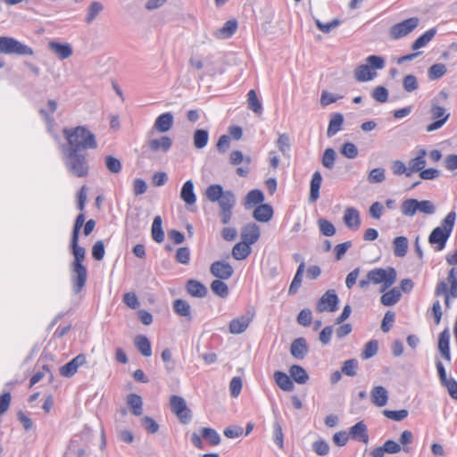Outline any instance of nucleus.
<instances>
[{"label": "nucleus", "instance_id": "43", "mask_svg": "<svg viewBox=\"0 0 457 457\" xmlns=\"http://www.w3.org/2000/svg\"><path fill=\"white\" fill-rule=\"evenodd\" d=\"M289 372L293 379L298 384H305L309 379L306 370L299 365H292L289 369Z\"/></svg>", "mask_w": 457, "mask_h": 457}, {"label": "nucleus", "instance_id": "59", "mask_svg": "<svg viewBox=\"0 0 457 457\" xmlns=\"http://www.w3.org/2000/svg\"><path fill=\"white\" fill-rule=\"evenodd\" d=\"M403 87L408 93H412L419 87L418 79L414 75L409 74L403 79Z\"/></svg>", "mask_w": 457, "mask_h": 457}, {"label": "nucleus", "instance_id": "54", "mask_svg": "<svg viewBox=\"0 0 457 457\" xmlns=\"http://www.w3.org/2000/svg\"><path fill=\"white\" fill-rule=\"evenodd\" d=\"M104 163L107 170L113 174H118L120 172L122 164L119 159L112 155H107L104 158Z\"/></svg>", "mask_w": 457, "mask_h": 457}, {"label": "nucleus", "instance_id": "47", "mask_svg": "<svg viewBox=\"0 0 457 457\" xmlns=\"http://www.w3.org/2000/svg\"><path fill=\"white\" fill-rule=\"evenodd\" d=\"M218 203L221 210H232L236 204V196L232 191L227 190Z\"/></svg>", "mask_w": 457, "mask_h": 457}, {"label": "nucleus", "instance_id": "58", "mask_svg": "<svg viewBox=\"0 0 457 457\" xmlns=\"http://www.w3.org/2000/svg\"><path fill=\"white\" fill-rule=\"evenodd\" d=\"M320 231L326 237H332L336 234L335 226L328 220L320 219L318 220Z\"/></svg>", "mask_w": 457, "mask_h": 457}, {"label": "nucleus", "instance_id": "37", "mask_svg": "<svg viewBox=\"0 0 457 457\" xmlns=\"http://www.w3.org/2000/svg\"><path fill=\"white\" fill-rule=\"evenodd\" d=\"M393 246H394V253L397 257H403L406 255L408 247H409V241L406 237L400 236L396 237L393 240Z\"/></svg>", "mask_w": 457, "mask_h": 457}, {"label": "nucleus", "instance_id": "16", "mask_svg": "<svg viewBox=\"0 0 457 457\" xmlns=\"http://www.w3.org/2000/svg\"><path fill=\"white\" fill-rule=\"evenodd\" d=\"M343 220L345 226L350 229L357 230L361 226L360 212L353 207L345 209Z\"/></svg>", "mask_w": 457, "mask_h": 457}, {"label": "nucleus", "instance_id": "6", "mask_svg": "<svg viewBox=\"0 0 457 457\" xmlns=\"http://www.w3.org/2000/svg\"><path fill=\"white\" fill-rule=\"evenodd\" d=\"M0 53L4 54L32 55L33 49L11 37H0Z\"/></svg>", "mask_w": 457, "mask_h": 457}, {"label": "nucleus", "instance_id": "14", "mask_svg": "<svg viewBox=\"0 0 457 457\" xmlns=\"http://www.w3.org/2000/svg\"><path fill=\"white\" fill-rule=\"evenodd\" d=\"M86 363V356L79 354L60 369L62 376L70 378L72 377L78 370L79 367Z\"/></svg>", "mask_w": 457, "mask_h": 457}, {"label": "nucleus", "instance_id": "2", "mask_svg": "<svg viewBox=\"0 0 457 457\" xmlns=\"http://www.w3.org/2000/svg\"><path fill=\"white\" fill-rule=\"evenodd\" d=\"M62 162L68 173L76 178H85L89 173L88 154L75 150H61Z\"/></svg>", "mask_w": 457, "mask_h": 457}, {"label": "nucleus", "instance_id": "11", "mask_svg": "<svg viewBox=\"0 0 457 457\" xmlns=\"http://www.w3.org/2000/svg\"><path fill=\"white\" fill-rule=\"evenodd\" d=\"M338 297L334 290H328L318 301L316 310L318 312H333L337 310Z\"/></svg>", "mask_w": 457, "mask_h": 457}, {"label": "nucleus", "instance_id": "35", "mask_svg": "<svg viewBox=\"0 0 457 457\" xmlns=\"http://www.w3.org/2000/svg\"><path fill=\"white\" fill-rule=\"evenodd\" d=\"M322 181L321 174L319 171H315L311 180L310 188V202H315L320 197V188Z\"/></svg>", "mask_w": 457, "mask_h": 457}, {"label": "nucleus", "instance_id": "61", "mask_svg": "<svg viewBox=\"0 0 457 457\" xmlns=\"http://www.w3.org/2000/svg\"><path fill=\"white\" fill-rule=\"evenodd\" d=\"M357 369L358 361L356 359H350L344 361L342 366V372L348 377H353L356 375Z\"/></svg>", "mask_w": 457, "mask_h": 457}, {"label": "nucleus", "instance_id": "18", "mask_svg": "<svg viewBox=\"0 0 457 457\" xmlns=\"http://www.w3.org/2000/svg\"><path fill=\"white\" fill-rule=\"evenodd\" d=\"M450 333L447 328L442 331L439 334L438 337V350L440 352L441 356L447 361H451V353H450Z\"/></svg>", "mask_w": 457, "mask_h": 457}, {"label": "nucleus", "instance_id": "8", "mask_svg": "<svg viewBox=\"0 0 457 457\" xmlns=\"http://www.w3.org/2000/svg\"><path fill=\"white\" fill-rule=\"evenodd\" d=\"M171 411L183 424H187L192 420V411L187 407L185 399L179 395H171L170 399Z\"/></svg>", "mask_w": 457, "mask_h": 457}, {"label": "nucleus", "instance_id": "38", "mask_svg": "<svg viewBox=\"0 0 457 457\" xmlns=\"http://www.w3.org/2000/svg\"><path fill=\"white\" fill-rule=\"evenodd\" d=\"M304 269H305L304 262H302L299 264L297 270L294 276V278L290 284V287L288 289L289 295H295L297 293L298 289L301 287Z\"/></svg>", "mask_w": 457, "mask_h": 457}, {"label": "nucleus", "instance_id": "19", "mask_svg": "<svg viewBox=\"0 0 457 457\" xmlns=\"http://www.w3.org/2000/svg\"><path fill=\"white\" fill-rule=\"evenodd\" d=\"M290 353L295 359H303L308 353L306 340L303 337L295 339L291 344Z\"/></svg>", "mask_w": 457, "mask_h": 457}, {"label": "nucleus", "instance_id": "41", "mask_svg": "<svg viewBox=\"0 0 457 457\" xmlns=\"http://www.w3.org/2000/svg\"><path fill=\"white\" fill-rule=\"evenodd\" d=\"M264 201V195L259 189H253L247 193L245 198V208H250L256 204H262V203Z\"/></svg>", "mask_w": 457, "mask_h": 457}, {"label": "nucleus", "instance_id": "10", "mask_svg": "<svg viewBox=\"0 0 457 457\" xmlns=\"http://www.w3.org/2000/svg\"><path fill=\"white\" fill-rule=\"evenodd\" d=\"M87 279V270L86 266L71 265V281L72 291L75 295L79 294L86 286Z\"/></svg>", "mask_w": 457, "mask_h": 457}, {"label": "nucleus", "instance_id": "56", "mask_svg": "<svg viewBox=\"0 0 457 457\" xmlns=\"http://www.w3.org/2000/svg\"><path fill=\"white\" fill-rule=\"evenodd\" d=\"M104 6L100 2H93L88 7L87 14L86 17V22L91 23L98 14L103 11Z\"/></svg>", "mask_w": 457, "mask_h": 457}, {"label": "nucleus", "instance_id": "22", "mask_svg": "<svg viewBox=\"0 0 457 457\" xmlns=\"http://www.w3.org/2000/svg\"><path fill=\"white\" fill-rule=\"evenodd\" d=\"M349 436L353 439L367 444L369 442V436L367 433V426L363 421H359L353 425L349 431Z\"/></svg>", "mask_w": 457, "mask_h": 457}, {"label": "nucleus", "instance_id": "62", "mask_svg": "<svg viewBox=\"0 0 457 457\" xmlns=\"http://www.w3.org/2000/svg\"><path fill=\"white\" fill-rule=\"evenodd\" d=\"M277 146L285 156L289 155L290 138L287 134H280L277 140Z\"/></svg>", "mask_w": 457, "mask_h": 457}, {"label": "nucleus", "instance_id": "49", "mask_svg": "<svg viewBox=\"0 0 457 457\" xmlns=\"http://www.w3.org/2000/svg\"><path fill=\"white\" fill-rule=\"evenodd\" d=\"M416 199L408 198L403 201L401 204V212L403 216L412 217L416 214Z\"/></svg>", "mask_w": 457, "mask_h": 457}, {"label": "nucleus", "instance_id": "27", "mask_svg": "<svg viewBox=\"0 0 457 457\" xmlns=\"http://www.w3.org/2000/svg\"><path fill=\"white\" fill-rule=\"evenodd\" d=\"M253 216L260 222H268L273 216V209L270 204H260L253 211Z\"/></svg>", "mask_w": 457, "mask_h": 457}, {"label": "nucleus", "instance_id": "17", "mask_svg": "<svg viewBox=\"0 0 457 457\" xmlns=\"http://www.w3.org/2000/svg\"><path fill=\"white\" fill-rule=\"evenodd\" d=\"M370 398L374 405L383 407L387 403L388 392L382 386H374L370 391Z\"/></svg>", "mask_w": 457, "mask_h": 457}, {"label": "nucleus", "instance_id": "50", "mask_svg": "<svg viewBox=\"0 0 457 457\" xmlns=\"http://www.w3.org/2000/svg\"><path fill=\"white\" fill-rule=\"evenodd\" d=\"M223 279H215L211 284L212 291L221 298H226L228 295V287Z\"/></svg>", "mask_w": 457, "mask_h": 457}, {"label": "nucleus", "instance_id": "23", "mask_svg": "<svg viewBox=\"0 0 457 457\" xmlns=\"http://www.w3.org/2000/svg\"><path fill=\"white\" fill-rule=\"evenodd\" d=\"M251 322V318L245 315L233 319L229 323L231 334H241L246 330Z\"/></svg>", "mask_w": 457, "mask_h": 457}, {"label": "nucleus", "instance_id": "63", "mask_svg": "<svg viewBox=\"0 0 457 457\" xmlns=\"http://www.w3.org/2000/svg\"><path fill=\"white\" fill-rule=\"evenodd\" d=\"M386 179L385 169L375 168L368 175V181L371 184L381 183Z\"/></svg>", "mask_w": 457, "mask_h": 457}, {"label": "nucleus", "instance_id": "20", "mask_svg": "<svg viewBox=\"0 0 457 457\" xmlns=\"http://www.w3.org/2000/svg\"><path fill=\"white\" fill-rule=\"evenodd\" d=\"M48 46L61 60L67 59L72 54V47L68 43L62 44L52 41L48 44Z\"/></svg>", "mask_w": 457, "mask_h": 457}, {"label": "nucleus", "instance_id": "26", "mask_svg": "<svg viewBox=\"0 0 457 457\" xmlns=\"http://www.w3.org/2000/svg\"><path fill=\"white\" fill-rule=\"evenodd\" d=\"M344 123V116L340 112H334L330 115V120L327 130V136L328 137H334L342 129Z\"/></svg>", "mask_w": 457, "mask_h": 457}, {"label": "nucleus", "instance_id": "29", "mask_svg": "<svg viewBox=\"0 0 457 457\" xmlns=\"http://www.w3.org/2000/svg\"><path fill=\"white\" fill-rule=\"evenodd\" d=\"M426 154H427L426 150L425 149H420L419 151L418 156H416L415 158H412V159L410 160L408 170H409V174H411V176L412 175L413 172H418V171L420 172L425 168V166H426V160H425Z\"/></svg>", "mask_w": 457, "mask_h": 457}, {"label": "nucleus", "instance_id": "44", "mask_svg": "<svg viewBox=\"0 0 457 457\" xmlns=\"http://www.w3.org/2000/svg\"><path fill=\"white\" fill-rule=\"evenodd\" d=\"M152 237L157 243H162L164 240V232L162 228L161 216H155L152 224Z\"/></svg>", "mask_w": 457, "mask_h": 457}, {"label": "nucleus", "instance_id": "53", "mask_svg": "<svg viewBox=\"0 0 457 457\" xmlns=\"http://www.w3.org/2000/svg\"><path fill=\"white\" fill-rule=\"evenodd\" d=\"M201 436L205 440H208L212 445H217L220 442V436L218 432L211 428H203L201 429Z\"/></svg>", "mask_w": 457, "mask_h": 457}, {"label": "nucleus", "instance_id": "15", "mask_svg": "<svg viewBox=\"0 0 457 457\" xmlns=\"http://www.w3.org/2000/svg\"><path fill=\"white\" fill-rule=\"evenodd\" d=\"M241 237L243 242L252 245L258 241L260 237V228L255 223H250L245 225L242 228Z\"/></svg>", "mask_w": 457, "mask_h": 457}, {"label": "nucleus", "instance_id": "28", "mask_svg": "<svg viewBox=\"0 0 457 457\" xmlns=\"http://www.w3.org/2000/svg\"><path fill=\"white\" fill-rule=\"evenodd\" d=\"M172 145V140L167 136H163L158 139H151L148 142V146L153 152L162 151L166 153Z\"/></svg>", "mask_w": 457, "mask_h": 457}, {"label": "nucleus", "instance_id": "52", "mask_svg": "<svg viewBox=\"0 0 457 457\" xmlns=\"http://www.w3.org/2000/svg\"><path fill=\"white\" fill-rule=\"evenodd\" d=\"M447 71L446 66L443 63H436L429 67L428 71V77L430 80H435L442 78Z\"/></svg>", "mask_w": 457, "mask_h": 457}, {"label": "nucleus", "instance_id": "36", "mask_svg": "<svg viewBox=\"0 0 457 457\" xmlns=\"http://www.w3.org/2000/svg\"><path fill=\"white\" fill-rule=\"evenodd\" d=\"M436 29L431 28L428 30H427L425 33H423L421 36H420L411 45L412 50H418L420 48H422L426 46L436 36Z\"/></svg>", "mask_w": 457, "mask_h": 457}, {"label": "nucleus", "instance_id": "57", "mask_svg": "<svg viewBox=\"0 0 457 457\" xmlns=\"http://www.w3.org/2000/svg\"><path fill=\"white\" fill-rule=\"evenodd\" d=\"M378 350V344L377 340L369 341L361 353V358L363 360H368L377 354Z\"/></svg>", "mask_w": 457, "mask_h": 457}, {"label": "nucleus", "instance_id": "48", "mask_svg": "<svg viewBox=\"0 0 457 457\" xmlns=\"http://www.w3.org/2000/svg\"><path fill=\"white\" fill-rule=\"evenodd\" d=\"M247 104L248 108L252 110L253 112L259 114L262 112V103L259 101L256 92L253 89H251L247 94Z\"/></svg>", "mask_w": 457, "mask_h": 457}, {"label": "nucleus", "instance_id": "12", "mask_svg": "<svg viewBox=\"0 0 457 457\" xmlns=\"http://www.w3.org/2000/svg\"><path fill=\"white\" fill-rule=\"evenodd\" d=\"M91 436V430L85 428L79 436H76L71 439L69 445L71 453L75 454L77 457H84L86 455V449L84 447H80V443L83 441L85 444H87L90 441Z\"/></svg>", "mask_w": 457, "mask_h": 457}, {"label": "nucleus", "instance_id": "25", "mask_svg": "<svg viewBox=\"0 0 457 457\" xmlns=\"http://www.w3.org/2000/svg\"><path fill=\"white\" fill-rule=\"evenodd\" d=\"M173 124V116L170 112L161 114L154 124V129L159 132L165 133L169 131Z\"/></svg>", "mask_w": 457, "mask_h": 457}, {"label": "nucleus", "instance_id": "21", "mask_svg": "<svg viewBox=\"0 0 457 457\" xmlns=\"http://www.w3.org/2000/svg\"><path fill=\"white\" fill-rule=\"evenodd\" d=\"M186 289L190 295L199 298L206 296L208 293L207 287L195 279H189L187 282Z\"/></svg>", "mask_w": 457, "mask_h": 457}, {"label": "nucleus", "instance_id": "5", "mask_svg": "<svg viewBox=\"0 0 457 457\" xmlns=\"http://www.w3.org/2000/svg\"><path fill=\"white\" fill-rule=\"evenodd\" d=\"M448 95L445 91H440L437 96L431 100L430 117L434 120L427 126V132H432L441 129L450 117V113L445 107L439 105L440 100H445Z\"/></svg>", "mask_w": 457, "mask_h": 457}, {"label": "nucleus", "instance_id": "30", "mask_svg": "<svg viewBox=\"0 0 457 457\" xmlns=\"http://www.w3.org/2000/svg\"><path fill=\"white\" fill-rule=\"evenodd\" d=\"M180 198L187 204L193 205L196 202V196L194 192V184L192 180H187L182 186Z\"/></svg>", "mask_w": 457, "mask_h": 457}, {"label": "nucleus", "instance_id": "40", "mask_svg": "<svg viewBox=\"0 0 457 457\" xmlns=\"http://www.w3.org/2000/svg\"><path fill=\"white\" fill-rule=\"evenodd\" d=\"M250 253L251 245L245 242L236 244L232 249V256L237 261L246 259Z\"/></svg>", "mask_w": 457, "mask_h": 457}, {"label": "nucleus", "instance_id": "13", "mask_svg": "<svg viewBox=\"0 0 457 457\" xmlns=\"http://www.w3.org/2000/svg\"><path fill=\"white\" fill-rule=\"evenodd\" d=\"M210 271L218 279L227 280L233 275L234 269L225 261H216L212 263Z\"/></svg>", "mask_w": 457, "mask_h": 457}, {"label": "nucleus", "instance_id": "34", "mask_svg": "<svg viewBox=\"0 0 457 457\" xmlns=\"http://www.w3.org/2000/svg\"><path fill=\"white\" fill-rule=\"evenodd\" d=\"M274 379L278 386L283 391L291 392L294 390V383L285 372L276 371Z\"/></svg>", "mask_w": 457, "mask_h": 457}, {"label": "nucleus", "instance_id": "51", "mask_svg": "<svg viewBox=\"0 0 457 457\" xmlns=\"http://www.w3.org/2000/svg\"><path fill=\"white\" fill-rule=\"evenodd\" d=\"M447 293V283L445 280H440L437 282L436 287L435 288V295L445 297V305L447 309L451 308V296H448Z\"/></svg>", "mask_w": 457, "mask_h": 457}, {"label": "nucleus", "instance_id": "39", "mask_svg": "<svg viewBox=\"0 0 457 457\" xmlns=\"http://www.w3.org/2000/svg\"><path fill=\"white\" fill-rule=\"evenodd\" d=\"M127 403L135 416H140L143 412V402L140 395L129 394L127 396Z\"/></svg>", "mask_w": 457, "mask_h": 457}, {"label": "nucleus", "instance_id": "32", "mask_svg": "<svg viewBox=\"0 0 457 457\" xmlns=\"http://www.w3.org/2000/svg\"><path fill=\"white\" fill-rule=\"evenodd\" d=\"M237 29V22L235 20H229L225 22L222 28L214 32V36L219 39L230 37Z\"/></svg>", "mask_w": 457, "mask_h": 457}, {"label": "nucleus", "instance_id": "9", "mask_svg": "<svg viewBox=\"0 0 457 457\" xmlns=\"http://www.w3.org/2000/svg\"><path fill=\"white\" fill-rule=\"evenodd\" d=\"M419 23L420 20L417 17H411L396 23L390 28V37L393 39L402 38L414 30L418 27Z\"/></svg>", "mask_w": 457, "mask_h": 457}, {"label": "nucleus", "instance_id": "46", "mask_svg": "<svg viewBox=\"0 0 457 457\" xmlns=\"http://www.w3.org/2000/svg\"><path fill=\"white\" fill-rule=\"evenodd\" d=\"M222 187L219 184H213L209 186L205 190V195L207 199L212 203L219 202L222 195L224 194Z\"/></svg>", "mask_w": 457, "mask_h": 457}, {"label": "nucleus", "instance_id": "55", "mask_svg": "<svg viewBox=\"0 0 457 457\" xmlns=\"http://www.w3.org/2000/svg\"><path fill=\"white\" fill-rule=\"evenodd\" d=\"M336 157H337L336 151L333 148H327L324 151L323 155H322V159H321L322 165L328 170L333 169L335 166Z\"/></svg>", "mask_w": 457, "mask_h": 457}, {"label": "nucleus", "instance_id": "42", "mask_svg": "<svg viewBox=\"0 0 457 457\" xmlns=\"http://www.w3.org/2000/svg\"><path fill=\"white\" fill-rule=\"evenodd\" d=\"M401 291L397 287H394L388 292L382 295L380 301L381 303L385 306H393L395 305L401 298Z\"/></svg>", "mask_w": 457, "mask_h": 457}, {"label": "nucleus", "instance_id": "1", "mask_svg": "<svg viewBox=\"0 0 457 457\" xmlns=\"http://www.w3.org/2000/svg\"><path fill=\"white\" fill-rule=\"evenodd\" d=\"M63 135L68 143L62 145L61 150L85 152L87 149H96L97 147L95 135L85 127L79 126L74 129H64Z\"/></svg>", "mask_w": 457, "mask_h": 457}, {"label": "nucleus", "instance_id": "60", "mask_svg": "<svg viewBox=\"0 0 457 457\" xmlns=\"http://www.w3.org/2000/svg\"><path fill=\"white\" fill-rule=\"evenodd\" d=\"M416 207L417 212H422L424 214L431 215L436 212L434 204L428 200L418 201L416 199Z\"/></svg>", "mask_w": 457, "mask_h": 457}, {"label": "nucleus", "instance_id": "7", "mask_svg": "<svg viewBox=\"0 0 457 457\" xmlns=\"http://www.w3.org/2000/svg\"><path fill=\"white\" fill-rule=\"evenodd\" d=\"M367 278L373 284L382 283L381 292L391 287L396 280V271L394 268L387 270L378 268L368 272Z\"/></svg>", "mask_w": 457, "mask_h": 457}, {"label": "nucleus", "instance_id": "4", "mask_svg": "<svg viewBox=\"0 0 457 457\" xmlns=\"http://www.w3.org/2000/svg\"><path fill=\"white\" fill-rule=\"evenodd\" d=\"M386 66L385 58L379 55H370L365 58L364 63L358 65L353 76L358 82L373 80L377 76V71L383 70Z\"/></svg>", "mask_w": 457, "mask_h": 457}, {"label": "nucleus", "instance_id": "3", "mask_svg": "<svg viewBox=\"0 0 457 457\" xmlns=\"http://www.w3.org/2000/svg\"><path fill=\"white\" fill-rule=\"evenodd\" d=\"M456 220V212L452 211L444 218L441 225L435 228L428 236V243L435 245L436 251L445 249L447 240L449 239Z\"/></svg>", "mask_w": 457, "mask_h": 457}, {"label": "nucleus", "instance_id": "64", "mask_svg": "<svg viewBox=\"0 0 457 457\" xmlns=\"http://www.w3.org/2000/svg\"><path fill=\"white\" fill-rule=\"evenodd\" d=\"M341 154L349 159H354L358 155V148L351 142L345 143L340 149Z\"/></svg>", "mask_w": 457, "mask_h": 457}, {"label": "nucleus", "instance_id": "31", "mask_svg": "<svg viewBox=\"0 0 457 457\" xmlns=\"http://www.w3.org/2000/svg\"><path fill=\"white\" fill-rule=\"evenodd\" d=\"M173 311L177 315L186 318L188 321L192 320L191 306L183 299H176L173 302Z\"/></svg>", "mask_w": 457, "mask_h": 457}, {"label": "nucleus", "instance_id": "24", "mask_svg": "<svg viewBox=\"0 0 457 457\" xmlns=\"http://www.w3.org/2000/svg\"><path fill=\"white\" fill-rule=\"evenodd\" d=\"M78 242H79V237H71V248L72 254L74 256V260L71 263V265L85 266L83 264V261L85 259L86 250L84 247L79 246Z\"/></svg>", "mask_w": 457, "mask_h": 457}, {"label": "nucleus", "instance_id": "45", "mask_svg": "<svg viewBox=\"0 0 457 457\" xmlns=\"http://www.w3.org/2000/svg\"><path fill=\"white\" fill-rule=\"evenodd\" d=\"M209 133L206 129H196L194 132L193 142L194 145L197 149L205 147L208 144Z\"/></svg>", "mask_w": 457, "mask_h": 457}, {"label": "nucleus", "instance_id": "33", "mask_svg": "<svg viewBox=\"0 0 457 457\" xmlns=\"http://www.w3.org/2000/svg\"><path fill=\"white\" fill-rule=\"evenodd\" d=\"M134 345L137 351L144 356L152 355V346L149 339L143 335H138L134 338Z\"/></svg>", "mask_w": 457, "mask_h": 457}]
</instances>
